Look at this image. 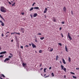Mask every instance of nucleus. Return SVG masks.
I'll return each instance as SVG.
<instances>
[{"mask_svg": "<svg viewBox=\"0 0 79 79\" xmlns=\"http://www.w3.org/2000/svg\"><path fill=\"white\" fill-rule=\"evenodd\" d=\"M0 10L1 12L3 13H6V9L3 6L1 7Z\"/></svg>", "mask_w": 79, "mask_h": 79, "instance_id": "1", "label": "nucleus"}, {"mask_svg": "<svg viewBox=\"0 0 79 79\" xmlns=\"http://www.w3.org/2000/svg\"><path fill=\"white\" fill-rule=\"evenodd\" d=\"M47 50L48 52H52L53 51V49L51 47H49L48 48Z\"/></svg>", "mask_w": 79, "mask_h": 79, "instance_id": "2", "label": "nucleus"}, {"mask_svg": "<svg viewBox=\"0 0 79 79\" xmlns=\"http://www.w3.org/2000/svg\"><path fill=\"white\" fill-rule=\"evenodd\" d=\"M61 69H63L64 71H65V72H66V69L65 68H64V66L63 65H61Z\"/></svg>", "mask_w": 79, "mask_h": 79, "instance_id": "3", "label": "nucleus"}, {"mask_svg": "<svg viewBox=\"0 0 79 79\" xmlns=\"http://www.w3.org/2000/svg\"><path fill=\"white\" fill-rule=\"evenodd\" d=\"M68 36L69 39V40H72V38H71V37L70 36L69 33H68Z\"/></svg>", "mask_w": 79, "mask_h": 79, "instance_id": "4", "label": "nucleus"}, {"mask_svg": "<svg viewBox=\"0 0 79 79\" xmlns=\"http://www.w3.org/2000/svg\"><path fill=\"white\" fill-rule=\"evenodd\" d=\"M9 60H10V58H6L4 60V62L5 63L6 61H9Z\"/></svg>", "mask_w": 79, "mask_h": 79, "instance_id": "5", "label": "nucleus"}, {"mask_svg": "<svg viewBox=\"0 0 79 79\" xmlns=\"http://www.w3.org/2000/svg\"><path fill=\"white\" fill-rule=\"evenodd\" d=\"M20 30H21V31H22L23 33H24V28L21 27L20 28Z\"/></svg>", "mask_w": 79, "mask_h": 79, "instance_id": "6", "label": "nucleus"}, {"mask_svg": "<svg viewBox=\"0 0 79 79\" xmlns=\"http://www.w3.org/2000/svg\"><path fill=\"white\" fill-rule=\"evenodd\" d=\"M31 45H32L33 48H36V46L34 45V44L31 43Z\"/></svg>", "mask_w": 79, "mask_h": 79, "instance_id": "7", "label": "nucleus"}, {"mask_svg": "<svg viewBox=\"0 0 79 79\" xmlns=\"http://www.w3.org/2000/svg\"><path fill=\"white\" fill-rule=\"evenodd\" d=\"M22 65L23 66V67H24L25 68V67H26V65H27V64L26 63H23L22 64Z\"/></svg>", "mask_w": 79, "mask_h": 79, "instance_id": "8", "label": "nucleus"}, {"mask_svg": "<svg viewBox=\"0 0 79 79\" xmlns=\"http://www.w3.org/2000/svg\"><path fill=\"white\" fill-rule=\"evenodd\" d=\"M6 53V51L2 52L0 53V55H2V54H5Z\"/></svg>", "mask_w": 79, "mask_h": 79, "instance_id": "9", "label": "nucleus"}, {"mask_svg": "<svg viewBox=\"0 0 79 79\" xmlns=\"http://www.w3.org/2000/svg\"><path fill=\"white\" fill-rule=\"evenodd\" d=\"M63 10L64 11H65V12H66V7L65 6H64V7Z\"/></svg>", "mask_w": 79, "mask_h": 79, "instance_id": "10", "label": "nucleus"}, {"mask_svg": "<svg viewBox=\"0 0 79 79\" xmlns=\"http://www.w3.org/2000/svg\"><path fill=\"white\" fill-rule=\"evenodd\" d=\"M47 8H45V10L44 11V13H47Z\"/></svg>", "mask_w": 79, "mask_h": 79, "instance_id": "11", "label": "nucleus"}, {"mask_svg": "<svg viewBox=\"0 0 79 79\" xmlns=\"http://www.w3.org/2000/svg\"><path fill=\"white\" fill-rule=\"evenodd\" d=\"M62 60L63 63H64L65 64H66V61H65V60H64V59H62Z\"/></svg>", "mask_w": 79, "mask_h": 79, "instance_id": "12", "label": "nucleus"}, {"mask_svg": "<svg viewBox=\"0 0 79 79\" xmlns=\"http://www.w3.org/2000/svg\"><path fill=\"white\" fill-rule=\"evenodd\" d=\"M34 8L36 10H39V7H34Z\"/></svg>", "mask_w": 79, "mask_h": 79, "instance_id": "13", "label": "nucleus"}, {"mask_svg": "<svg viewBox=\"0 0 79 79\" xmlns=\"http://www.w3.org/2000/svg\"><path fill=\"white\" fill-rule=\"evenodd\" d=\"M56 20H57V19H55V18H54L53 19V21H54V22L55 23V22H56Z\"/></svg>", "mask_w": 79, "mask_h": 79, "instance_id": "14", "label": "nucleus"}, {"mask_svg": "<svg viewBox=\"0 0 79 79\" xmlns=\"http://www.w3.org/2000/svg\"><path fill=\"white\" fill-rule=\"evenodd\" d=\"M37 16V13H35L33 15L34 17H36Z\"/></svg>", "mask_w": 79, "mask_h": 79, "instance_id": "15", "label": "nucleus"}, {"mask_svg": "<svg viewBox=\"0 0 79 79\" xmlns=\"http://www.w3.org/2000/svg\"><path fill=\"white\" fill-rule=\"evenodd\" d=\"M0 17L2 19V20H3V21H5V19H4V18L1 16V15L0 14Z\"/></svg>", "mask_w": 79, "mask_h": 79, "instance_id": "16", "label": "nucleus"}, {"mask_svg": "<svg viewBox=\"0 0 79 79\" xmlns=\"http://www.w3.org/2000/svg\"><path fill=\"white\" fill-rule=\"evenodd\" d=\"M65 49L66 51L67 52H68V48H67V47H66V46L65 47Z\"/></svg>", "mask_w": 79, "mask_h": 79, "instance_id": "17", "label": "nucleus"}, {"mask_svg": "<svg viewBox=\"0 0 79 79\" xmlns=\"http://www.w3.org/2000/svg\"><path fill=\"white\" fill-rule=\"evenodd\" d=\"M71 58H70L69 57V62H71Z\"/></svg>", "mask_w": 79, "mask_h": 79, "instance_id": "18", "label": "nucleus"}, {"mask_svg": "<svg viewBox=\"0 0 79 79\" xmlns=\"http://www.w3.org/2000/svg\"><path fill=\"white\" fill-rule=\"evenodd\" d=\"M59 58V57H58V56H56V60H58V59Z\"/></svg>", "mask_w": 79, "mask_h": 79, "instance_id": "19", "label": "nucleus"}, {"mask_svg": "<svg viewBox=\"0 0 79 79\" xmlns=\"http://www.w3.org/2000/svg\"><path fill=\"white\" fill-rule=\"evenodd\" d=\"M34 9V7H31L30 9V11H31L32 10H33Z\"/></svg>", "mask_w": 79, "mask_h": 79, "instance_id": "20", "label": "nucleus"}, {"mask_svg": "<svg viewBox=\"0 0 79 79\" xmlns=\"http://www.w3.org/2000/svg\"><path fill=\"white\" fill-rule=\"evenodd\" d=\"M45 38V37H41L40 38V40H44V39Z\"/></svg>", "mask_w": 79, "mask_h": 79, "instance_id": "21", "label": "nucleus"}, {"mask_svg": "<svg viewBox=\"0 0 79 79\" xmlns=\"http://www.w3.org/2000/svg\"><path fill=\"white\" fill-rule=\"evenodd\" d=\"M1 77H5V75H4L2 74H1Z\"/></svg>", "mask_w": 79, "mask_h": 79, "instance_id": "22", "label": "nucleus"}, {"mask_svg": "<svg viewBox=\"0 0 79 79\" xmlns=\"http://www.w3.org/2000/svg\"><path fill=\"white\" fill-rule=\"evenodd\" d=\"M73 78L74 79H77V77L76 76H73Z\"/></svg>", "mask_w": 79, "mask_h": 79, "instance_id": "23", "label": "nucleus"}, {"mask_svg": "<svg viewBox=\"0 0 79 79\" xmlns=\"http://www.w3.org/2000/svg\"><path fill=\"white\" fill-rule=\"evenodd\" d=\"M15 2H14L13 4H12V6H15Z\"/></svg>", "mask_w": 79, "mask_h": 79, "instance_id": "24", "label": "nucleus"}, {"mask_svg": "<svg viewBox=\"0 0 79 79\" xmlns=\"http://www.w3.org/2000/svg\"><path fill=\"white\" fill-rule=\"evenodd\" d=\"M42 50H40L39 52V53H42Z\"/></svg>", "mask_w": 79, "mask_h": 79, "instance_id": "25", "label": "nucleus"}, {"mask_svg": "<svg viewBox=\"0 0 79 79\" xmlns=\"http://www.w3.org/2000/svg\"><path fill=\"white\" fill-rule=\"evenodd\" d=\"M46 69H47V68H46L45 69H44V73H46Z\"/></svg>", "mask_w": 79, "mask_h": 79, "instance_id": "26", "label": "nucleus"}, {"mask_svg": "<svg viewBox=\"0 0 79 79\" xmlns=\"http://www.w3.org/2000/svg\"><path fill=\"white\" fill-rule=\"evenodd\" d=\"M9 54L10 55V56L13 57V54H11V53H10Z\"/></svg>", "mask_w": 79, "mask_h": 79, "instance_id": "27", "label": "nucleus"}, {"mask_svg": "<svg viewBox=\"0 0 79 79\" xmlns=\"http://www.w3.org/2000/svg\"><path fill=\"white\" fill-rule=\"evenodd\" d=\"M52 76L53 77H54V74L53 73H52Z\"/></svg>", "mask_w": 79, "mask_h": 79, "instance_id": "28", "label": "nucleus"}, {"mask_svg": "<svg viewBox=\"0 0 79 79\" xmlns=\"http://www.w3.org/2000/svg\"><path fill=\"white\" fill-rule=\"evenodd\" d=\"M58 44L59 45H60V46H62V44H61V43H59Z\"/></svg>", "mask_w": 79, "mask_h": 79, "instance_id": "29", "label": "nucleus"}, {"mask_svg": "<svg viewBox=\"0 0 79 79\" xmlns=\"http://www.w3.org/2000/svg\"><path fill=\"white\" fill-rule=\"evenodd\" d=\"M71 13L72 15H73V11H71Z\"/></svg>", "mask_w": 79, "mask_h": 79, "instance_id": "30", "label": "nucleus"}, {"mask_svg": "<svg viewBox=\"0 0 79 79\" xmlns=\"http://www.w3.org/2000/svg\"><path fill=\"white\" fill-rule=\"evenodd\" d=\"M35 42H36L37 43V42H38V41H37V40L36 39L35 40Z\"/></svg>", "mask_w": 79, "mask_h": 79, "instance_id": "31", "label": "nucleus"}, {"mask_svg": "<svg viewBox=\"0 0 79 79\" xmlns=\"http://www.w3.org/2000/svg\"><path fill=\"white\" fill-rule=\"evenodd\" d=\"M70 73H71V74H74H74H75V73H73V72H70Z\"/></svg>", "mask_w": 79, "mask_h": 79, "instance_id": "32", "label": "nucleus"}, {"mask_svg": "<svg viewBox=\"0 0 79 79\" xmlns=\"http://www.w3.org/2000/svg\"><path fill=\"white\" fill-rule=\"evenodd\" d=\"M37 35H42V34L40 33H39L37 34Z\"/></svg>", "mask_w": 79, "mask_h": 79, "instance_id": "33", "label": "nucleus"}, {"mask_svg": "<svg viewBox=\"0 0 79 79\" xmlns=\"http://www.w3.org/2000/svg\"><path fill=\"white\" fill-rule=\"evenodd\" d=\"M9 36V34H8L6 36V37H8Z\"/></svg>", "mask_w": 79, "mask_h": 79, "instance_id": "34", "label": "nucleus"}, {"mask_svg": "<svg viewBox=\"0 0 79 79\" xmlns=\"http://www.w3.org/2000/svg\"><path fill=\"white\" fill-rule=\"evenodd\" d=\"M3 56V55L0 56V58H2Z\"/></svg>", "mask_w": 79, "mask_h": 79, "instance_id": "35", "label": "nucleus"}, {"mask_svg": "<svg viewBox=\"0 0 79 79\" xmlns=\"http://www.w3.org/2000/svg\"><path fill=\"white\" fill-rule=\"evenodd\" d=\"M21 14L22 15H24V12H22L21 13Z\"/></svg>", "mask_w": 79, "mask_h": 79, "instance_id": "36", "label": "nucleus"}, {"mask_svg": "<svg viewBox=\"0 0 79 79\" xmlns=\"http://www.w3.org/2000/svg\"><path fill=\"white\" fill-rule=\"evenodd\" d=\"M35 4V2H34L33 4L32 5V6H34V5Z\"/></svg>", "mask_w": 79, "mask_h": 79, "instance_id": "37", "label": "nucleus"}, {"mask_svg": "<svg viewBox=\"0 0 79 79\" xmlns=\"http://www.w3.org/2000/svg\"><path fill=\"white\" fill-rule=\"evenodd\" d=\"M12 56H8V58H12Z\"/></svg>", "mask_w": 79, "mask_h": 79, "instance_id": "38", "label": "nucleus"}, {"mask_svg": "<svg viewBox=\"0 0 79 79\" xmlns=\"http://www.w3.org/2000/svg\"><path fill=\"white\" fill-rule=\"evenodd\" d=\"M61 35H62V37H64V36L63 35V34L62 33H61Z\"/></svg>", "mask_w": 79, "mask_h": 79, "instance_id": "39", "label": "nucleus"}, {"mask_svg": "<svg viewBox=\"0 0 79 79\" xmlns=\"http://www.w3.org/2000/svg\"><path fill=\"white\" fill-rule=\"evenodd\" d=\"M20 48H21L22 49H23V46H21V47H20Z\"/></svg>", "mask_w": 79, "mask_h": 79, "instance_id": "40", "label": "nucleus"}, {"mask_svg": "<svg viewBox=\"0 0 79 79\" xmlns=\"http://www.w3.org/2000/svg\"><path fill=\"white\" fill-rule=\"evenodd\" d=\"M42 64H41L40 65V67H41V66H42Z\"/></svg>", "mask_w": 79, "mask_h": 79, "instance_id": "41", "label": "nucleus"}, {"mask_svg": "<svg viewBox=\"0 0 79 79\" xmlns=\"http://www.w3.org/2000/svg\"><path fill=\"white\" fill-rule=\"evenodd\" d=\"M62 24H64V22H62Z\"/></svg>", "mask_w": 79, "mask_h": 79, "instance_id": "42", "label": "nucleus"}, {"mask_svg": "<svg viewBox=\"0 0 79 79\" xmlns=\"http://www.w3.org/2000/svg\"><path fill=\"white\" fill-rule=\"evenodd\" d=\"M9 3L10 5H11V3L10 2H9Z\"/></svg>", "mask_w": 79, "mask_h": 79, "instance_id": "43", "label": "nucleus"}, {"mask_svg": "<svg viewBox=\"0 0 79 79\" xmlns=\"http://www.w3.org/2000/svg\"><path fill=\"white\" fill-rule=\"evenodd\" d=\"M16 34H19V35H20V33H16Z\"/></svg>", "mask_w": 79, "mask_h": 79, "instance_id": "44", "label": "nucleus"}, {"mask_svg": "<svg viewBox=\"0 0 79 79\" xmlns=\"http://www.w3.org/2000/svg\"><path fill=\"white\" fill-rule=\"evenodd\" d=\"M29 47V46L27 45L25 46V47Z\"/></svg>", "mask_w": 79, "mask_h": 79, "instance_id": "45", "label": "nucleus"}, {"mask_svg": "<svg viewBox=\"0 0 79 79\" xmlns=\"http://www.w3.org/2000/svg\"><path fill=\"white\" fill-rule=\"evenodd\" d=\"M76 69H77V70H78V69H79V68H76Z\"/></svg>", "mask_w": 79, "mask_h": 79, "instance_id": "46", "label": "nucleus"}, {"mask_svg": "<svg viewBox=\"0 0 79 79\" xmlns=\"http://www.w3.org/2000/svg\"><path fill=\"white\" fill-rule=\"evenodd\" d=\"M2 37H3L4 36V35H3V34H2Z\"/></svg>", "mask_w": 79, "mask_h": 79, "instance_id": "47", "label": "nucleus"}, {"mask_svg": "<svg viewBox=\"0 0 79 79\" xmlns=\"http://www.w3.org/2000/svg\"><path fill=\"white\" fill-rule=\"evenodd\" d=\"M30 16H31V18H32V15H30Z\"/></svg>", "mask_w": 79, "mask_h": 79, "instance_id": "48", "label": "nucleus"}, {"mask_svg": "<svg viewBox=\"0 0 79 79\" xmlns=\"http://www.w3.org/2000/svg\"><path fill=\"white\" fill-rule=\"evenodd\" d=\"M52 69V67H50L49 68V69Z\"/></svg>", "mask_w": 79, "mask_h": 79, "instance_id": "49", "label": "nucleus"}, {"mask_svg": "<svg viewBox=\"0 0 79 79\" xmlns=\"http://www.w3.org/2000/svg\"><path fill=\"white\" fill-rule=\"evenodd\" d=\"M8 33H10V32L9 31H8L6 32V34H8Z\"/></svg>", "mask_w": 79, "mask_h": 79, "instance_id": "50", "label": "nucleus"}, {"mask_svg": "<svg viewBox=\"0 0 79 79\" xmlns=\"http://www.w3.org/2000/svg\"><path fill=\"white\" fill-rule=\"evenodd\" d=\"M42 69H43V68H41L40 69V71H41V70H42Z\"/></svg>", "mask_w": 79, "mask_h": 79, "instance_id": "51", "label": "nucleus"}, {"mask_svg": "<svg viewBox=\"0 0 79 79\" xmlns=\"http://www.w3.org/2000/svg\"><path fill=\"white\" fill-rule=\"evenodd\" d=\"M44 16H45V18H47V16H46L45 15H44Z\"/></svg>", "mask_w": 79, "mask_h": 79, "instance_id": "52", "label": "nucleus"}, {"mask_svg": "<svg viewBox=\"0 0 79 79\" xmlns=\"http://www.w3.org/2000/svg\"><path fill=\"white\" fill-rule=\"evenodd\" d=\"M16 32H14L13 33V34H16Z\"/></svg>", "mask_w": 79, "mask_h": 79, "instance_id": "53", "label": "nucleus"}, {"mask_svg": "<svg viewBox=\"0 0 79 79\" xmlns=\"http://www.w3.org/2000/svg\"><path fill=\"white\" fill-rule=\"evenodd\" d=\"M61 30V27H60V30Z\"/></svg>", "mask_w": 79, "mask_h": 79, "instance_id": "54", "label": "nucleus"}, {"mask_svg": "<svg viewBox=\"0 0 79 79\" xmlns=\"http://www.w3.org/2000/svg\"><path fill=\"white\" fill-rule=\"evenodd\" d=\"M48 77V76H46V77H45L46 78V77Z\"/></svg>", "mask_w": 79, "mask_h": 79, "instance_id": "55", "label": "nucleus"}, {"mask_svg": "<svg viewBox=\"0 0 79 79\" xmlns=\"http://www.w3.org/2000/svg\"><path fill=\"white\" fill-rule=\"evenodd\" d=\"M60 64L62 63V62H61V61H60Z\"/></svg>", "mask_w": 79, "mask_h": 79, "instance_id": "56", "label": "nucleus"}, {"mask_svg": "<svg viewBox=\"0 0 79 79\" xmlns=\"http://www.w3.org/2000/svg\"><path fill=\"white\" fill-rule=\"evenodd\" d=\"M11 42H13V40H11Z\"/></svg>", "mask_w": 79, "mask_h": 79, "instance_id": "57", "label": "nucleus"}, {"mask_svg": "<svg viewBox=\"0 0 79 79\" xmlns=\"http://www.w3.org/2000/svg\"><path fill=\"white\" fill-rule=\"evenodd\" d=\"M29 45L30 46H31V44H29Z\"/></svg>", "mask_w": 79, "mask_h": 79, "instance_id": "58", "label": "nucleus"}, {"mask_svg": "<svg viewBox=\"0 0 79 79\" xmlns=\"http://www.w3.org/2000/svg\"><path fill=\"white\" fill-rule=\"evenodd\" d=\"M2 48H1V47H0V50H1Z\"/></svg>", "mask_w": 79, "mask_h": 79, "instance_id": "59", "label": "nucleus"}, {"mask_svg": "<svg viewBox=\"0 0 79 79\" xmlns=\"http://www.w3.org/2000/svg\"><path fill=\"white\" fill-rule=\"evenodd\" d=\"M13 33H11V35H13Z\"/></svg>", "mask_w": 79, "mask_h": 79, "instance_id": "60", "label": "nucleus"}, {"mask_svg": "<svg viewBox=\"0 0 79 79\" xmlns=\"http://www.w3.org/2000/svg\"><path fill=\"white\" fill-rule=\"evenodd\" d=\"M11 3H13V1H11Z\"/></svg>", "mask_w": 79, "mask_h": 79, "instance_id": "61", "label": "nucleus"}, {"mask_svg": "<svg viewBox=\"0 0 79 79\" xmlns=\"http://www.w3.org/2000/svg\"><path fill=\"white\" fill-rule=\"evenodd\" d=\"M46 76V74H45L44 76Z\"/></svg>", "mask_w": 79, "mask_h": 79, "instance_id": "62", "label": "nucleus"}, {"mask_svg": "<svg viewBox=\"0 0 79 79\" xmlns=\"http://www.w3.org/2000/svg\"><path fill=\"white\" fill-rule=\"evenodd\" d=\"M64 78H66V76H64Z\"/></svg>", "mask_w": 79, "mask_h": 79, "instance_id": "63", "label": "nucleus"}, {"mask_svg": "<svg viewBox=\"0 0 79 79\" xmlns=\"http://www.w3.org/2000/svg\"><path fill=\"white\" fill-rule=\"evenodd\" d=\"M78 36L79 37V35H78Z\"/></svg>", "mask_w": 79, "mask_h": 79, "instance_id": "64", "label": "nucleus"}]
</instances>
